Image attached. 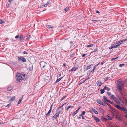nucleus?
<instances>
[{
	"mask_svg": "<svg viewBox=\"0 0 127 127\" xmlns=\"http://www.w3.org/2000/svg\"><path fill=\"white\" fill-rule=\"evenodd\" d=\"M99 83H100V84L99 85H98V84H97V86L99 87L101 86L102 85V83L101 82H100Z\"/></svg>",
	"mask_w": 127,
	"mask_h": 127,
	"instance_id": "46",
	"label": "nucleus"
},
{
	"mask_svg": "<svg viewBox=\"0 0 127 127\" xmlns=\"http://www.w3.org/2000/svg\"><path fill=\"white\" fill-rule=\"evenodd\" d=\"M118 58V57H117V58H113L111 60V61H113L114 60H115V59H116L117 58Z\"/></svg>",
	"mask_w": 127,
	"mask_h": 127,
	"instance_id": "50",
	"label": "nucleus"
},
{
	"mask_svg": "<svg viewBox=\"0 0 127 127\" xmlns=\"http://www.w3.org/2000/svg\"><path fill=\"white\" fill-rule=\"evenodd\" d=\"M88 80V78H87L85 80H83L82 81L80 82V84H82V83H84L86 81V80Z\"/></svg>",
	"mask_w": 127,
	"mask_h": 127,
	"instance_id": "35",
	"label": "nucleus"
},
{
	"mask_svg": "<svg viewBox=\"0 0 127 127\" xmlns=\"http://www.w3.org/2000/svg\"><path fill=\"white\" fill-rule=\"evenodd\" d=\"M10 105H11V104H10L9 103V104H8L7 105L6 107H9L10 106Z\"/></svg>",
	"mask_w": 127,
	"mask_h": 127,
	"instance_id": "60",
	"label": "nucleus"
},
{
	"mask_svg": "<svg viewBox=\"0 0 127 127\" xmlns=\"http://www.w3.org/2000/svg\"><path fill=\"white\" fill-rule=\"evenodd\" d=\"M22 100V98L20 99L19 100V101H18V104H19L21 102Z\"/></svg>",
	"mask_w": 127,
	"mask_h": 127,
	"instance_id": "43",
	"label": "nucleus"
},
{
	"mask_svg": "<svg viewBox=\"0 0 127 127\" xmlns=\"http://www.w3.org/2000/svg\"><path fill=\"white\" fill-rule=\"evenodd\" d=\"M4 23V22H3L1 19H0V24H1Z\"/></svg>",
	"mask_w": 127,
	"mask_h": 127,
	"instance_id": "44",
	"label": "nucleus"
},
{
	"mask_svg": "<svg viewBox=\"0 0 127 127\" xmlns=\"http://www.w3.org/2000/svg\"><path fill=\"white\" fill-rule=\"evenodd\" d=\"M13 87L10 85H8L7 88V90L8 91H10L12 90L13 89Z\"/></svg>",
	"mask_w": 127,
	"mask_h": 127,
	"instance_id": "8",
	"label": "nucleus"
},
{
	"mask_svg": "<svg viewBox=\"0 0 127 127\" xmlns=\"http://www.w3.org/2000/svg\"><path fill=\"white\" fill-rule=\"evenodd\" d=\"M31 35H30L26 39V40H29L30 39V38L31 37Z\"/></svg>",
	"mask_w": 127,
	"mask_h": 127,
	"instance_id": "40",
	"label": "nucleus"
},
{
	"mask_svg": "<svg viewBox=\"0 0 127 127\" xmlns=\"http://www.w3.org/2000/svg\"><path fill=\"white\" fill-rule=\"evenodd\" d=\"M46 63L44 62H42L40 64L41 66L42 67L44 68L45 66V64Z\"/></svg>",
	"mask_w": 127,
	"mask_h": 127,
	"instance_id": "10",
	"label": "nucleus"
},
{
	"mask_svg": "<svg viewBox=\"0 0 127 127\" xmlns=\"http://www.w3.org/2000/svg\"><path fill=\"white\" fill-rule=\"evenodd\" d=\"M25 36L23 35H20V42H22L23 41V40H24V38H25Z\"/></svg>",
	"mask_w": 127,
	"mask_h": 127,
	"instance_id": "5",
	"label": "nucleus"
},
{
	"mask_svg": "<svg viewBox=\"0 0 127 127\" xmlns=\"http://www.w3.org/2000/svg\"><path fill=\"white\" fill-rule=\"evenodd\" d=\"M50 5H49L48 3H47L45 4H44V5H42V7H45L47 6H50Z\"/></svg>",
	"mask_w": 127,
	"mask_h": 127,
	"instance_id": "26",
	"label": "nucleus"
},
{
	"mask_svg": "<svg viewBox=\"0 0 127 127\" xmlns=\"http://www.w3.org/2000/svg\"><path fill=\"white\" fill-rule=\"evenodd\" d=\"M92 117L95 120L96 122L97 123L99 122L100 121L99 119L96 117L93 116Z\"/></svg>",
	"mask_w": 127,
	"mask_h": 127,
	"instance_id": "7",
	"label": "nucleus"
},
{
	"mask_svg": "<svg viewBox=\"0 0 127 127\" xmlns=\"http://www.w3.org/2000/svg\"><path fill=\"white\" fill-rule=\"evenodd\" d=\"M122 41L123 42H124L125 41H127V38L126 39H123L122 40Z\"/></svg>",
	"mask_w": 127,
	"mask_h": 127,
	"instance_id": "55",
	"label": "nucleus"
},
{
	"mask_svg": "<svg viewBox=\"0 0 127 127\" xmlns=\"http://www.w3.org/2000/svg\"><path fill=\"white\" fill-rule=\"evenodd\" d=\"M125 65V64H120L119 65V66L120 67H122L123 66H124Z\"/></svg>",
	"mask_w": 127,
	"mask_h": 127,
	"instance_id": "42",
	"label": "nucleus"
},
{
	"mask_svg": "<svg viewBox=\"0 0 127 127\" xmlns=\"http://www.w3.org/2000/svg\"><path fill=\"white\" fill-rule=\"evenodd\" d=\"M104 89L105 90H107L108 91H109L110 90V88L105 86L104 87Z\"/></svg>",
	"mask_w": 127,
	"mask_h": 127,
	"instance_id": "24",
	"label": "nucleus"
},
{
	"mask_svg": "<svg viewBox=\"0 0 127 127\" xmlns=\"http://www.w3.org/2000/svg\"><path fill=\"white\" fill-rule=\"evenodd\" d=\"M91 67V65H90L85 68V70H87L90 69Z\"/></svg>",
	"mask_w": 127,
	"mask_h": 127,
	"instance_id": "15",
	"label": "nucleus"
},
{
	"mask_svg": "<svg viewBox=\"0 0 127 127\" xmlns=\"http://www.w3.org/2000/svg\"><path fill=\"white\" fill-rule=\"evenodd\" d=\"M23 53L24 54H28L27 52H26L25 51H24V52Z\"/></svg>",
	"mask_w": 127,
	"mask_h": 127,
	"instance_id": "57",
	"label": "nucleus"
},
{
	"mask_svg": "<svg viewBox=\"0 0 127 127\" xmlns=\"http://www.w3.org/2000/svg\"><path fill=\"white\" fill-rule=\"evenodd\" d=\"M28 69L29 71H32L33 69L32 67L31 66H30L28 67Z\"/></svg>",
	"mask_w": 127,
	"mask_h": 127,
	"instance_id": "32",
	"label": "nucleus"
},
{
	"mask_svg": "<svg viewBox=\"0 0 127 127\" xmlns=\"http://www.w3.org/2000/svg\"><path fill=\"white\" fill-rule=\"evenodd\" d=\"M18 60L20 61H21L23 62H25L26 61V59L23 57L20 56L18 57Z\"/></svg>",
	"mask_w": 127,
	"mask_h": 127,
	"instance_id": "4",
	"label": "nucleus"
},
{
	"mask_svg": "<svg viewBox=\"0 0 127 127\" xmlns=\"http://www.w3.org/2000/svg\"><path fill=\"white\" fill-rule=\"evenodd\" d=\"M124 86V83L122 82H119L117 83V88L118 90L121 91L122 90ZM121 93H122L121 92Z\"/></svg>",
	"mask_w": 127,
	"mask_h": 127,
	"instance_id": "2",
	"label": "nucleus"
},
{
	"mask_svg": "<svg viewBox=\"0 0 127 127\" xmlns=\"http://www.w3.org/2000/svg\"><path fill=\"white\" fill-rule=\"evenodd\" d=\"M78 68H76L75 67H73L72 68L69 70V72L70 71H76L77 69Z\"/></svg>",
	"mask_w": 127,
	"mask_h": 127,
	"instance_id": "11",
	"label": "nucleus"
},
{
	"mask_svg": "<svg viewBox=\"0 0 127 127\" xmlns=\"http://www.w3.org/2000/svg\"><path fill=\"white\" fill-rule=\"evenodd\" d=\"M114 48V46L113 45H111L109 48V49H112Z\"/></svg>",
	"mask_w": 127,
	"mask_h": 127,
	"instance_id": "45",
	"label": "nucleus"
},
{
	"mask_svg": "<svg viewBox=\"0 0 127 127\" xmlns=\"http://www.w3.org/2000/svg\"><path fill=\"white\" fill-rule=\"evenodd\" d=\"M115 101L116 102V103L117 104L120 103V102L118 101V100L117 99L115 100Z\"/></svg>",
	"mask_w": 127,
	"mask_h": 127,
	"instance_id": "41",
	"label": "nucleus"
},
{
	"mask_svg": "<svg viewBox=\"0 0 127 127\" xmlns=\"http://www.w3.org/2000/svg\"><path fill=\"white\" fill-rule=\"evenodd\" d=\"M92 111L96 114H98V112L96 111V110L95 109L93 108L92 109Z\"/></svg>",
	"mask_w": 127,
	"mask_h": 127,
	"instance_id": "19",
	"label": "nucleus"
},
{
	"mask_svg": "<svg viewBox=\"0 0 127 127\" xmlns=\"http://www.w3.org/2000/svg\"><path fill=\"white\" fill-rule=\"evenodd\" d=\"M111 98L112 99H114L115 98V96L114 95H112L111 96Z\"/></svg>",
	"mask_w": 127,
	"mask_h": 127,
	"instance_id": "48",
	"label": "nucleus"
},
{
	"mask_svg": "<svg viewBox=\"0 0 127 127\" xmlns=\"http://www.w3.org/2000/svg\"><path fill=\"white\" fill-rule=\"evenodd\" d=\"M75 52H74L72 54H71L70 55V58H72L74 57V56L75 55Z\"/></svg>",
	"mask_w": 127,
	"mask_h": 127,
	"instance_id": "27",
	"label": "nucleus"
},
{
	"mask_svg": "<svg viewBox=\"0 0 127 127\" xmlns=\"http://www.w3.org/2000/svg\"><path fill=\"white\" fill-rule=\"evenodd\" d=\"M107 101L109 102L110 103L112 104L113 105H114L115 107V105H116L114 103L112 102L111 101H110V100H107Z\"/></svg>",
	"mask_w": 127,
	"mask_h": 127,
	"instance_id": "23",
	"label": "nucleus"
},
{
	"mask_svg": "<svg viewBox=\"0 0 127 127\" xmlns=\"http://www.w3.org/2000/svg\"><path fill=\"white\" fill-rule=\"evenodd\" d=\"M52 2V0H50L48 1L47 3H48L49 5H50L51 4V2Z\"/></svg>",
	"mask_w": 127,
	"mask_h": 127,
	"instance_id": "36",
	"label": "nucleus"
},
{
	"mask_svg": "<svg viewBox=\"0 0 127 127\" xmlns=\"http://www.w3.org/2000/svg\"><path fill=\"white\" fill-rule=\"evenodd\" d=\"M22 76L21 74L18 73L16 74V79L17 81L19 82L21 81L22 79Z\"/></svg>",
	"mask_w": 127,
	"mask_h": 127,
	"instance_id": "3",
	"label": "nucleus"
},
{
	"mask_svg": "<svg viewBox=\"0 0 127 127\" xmlns=\"http://www.w3.org/2000/svg\"><path fill=\"white\" fill-rule=\"evenodd\" d=\"M44 79L46 82H49L50 81V78L49 76H45Z\"/></svg>",
	"mask_w": 127,
	"mask_h": 127,
	"instance_id": "6",
	"label": "nucleus"
},
{
	"mask_svg": "<svg viewBox=\"0 0 127 127\" xmlns=\"http://www.w3.org/2000/svg\"><path fill=\"white\" fill-rule=\"evenodd\" d=\"M97 102L99 104L101 105L103 102L99 99H97L96 100Z\"/></svg>",
	"mask_w": 127,
	"mask_h": 127,
	"instance_id": "13",
	"label": "nucleus"
},
{
	"mask_svg": "<svg viewBox=\"0 0 127 127\" xmlns=\"http://www.w3.org/2000/svg\"><path fill=\"white\" fill-rule=\"evenodd\" d=\"M98 51V49L97 48H96L95 49H94V50L92 52H91L90 53V54H93L94 53H95L97 52Z\"/></svg>",
	"mask_w": 127,
	"mask_h": 127,
	"instance_id": "17",
	"label": "nucleus"
},
{
	"mask_svg": "<svg viewBox=\"0 0 127 127\" xmlns=\"http://www.w3.org/2000/svg\"><path fill=\"white\" fill-rule=\"evenodd\" d=\"M53 103H52L51 105V107H50V109H51V110H52V107H53Z\"/></svg>",
	"mask_w": 127,
	"mask_h": 127,
	"instance_id": "53",
	"label": "nucleus"
},
{
	"mask_svg": "<svg viewBox=\"0 0 127 127\" xmlns=\"http://www.w3.org/2000/svg\"><path fill=\"white\" fill-rule=\"evenodd\" d=\"M104 102L107 105L109 106H111V105L108 103L107 102L104 101Z\"/></svg>",
	"mask_w": 127,
	"mask_h": 127,
	"instance_id": "47",
	"label": "nucleus"
},
{
	"mask_svg": "<svg viewBox=\"0 0 127 127\" xmlns=\"http://www.w3.org/2000/svg\"><path fill=\"white\" fill-rule=\"evenodd\" d=\"M101 120L103 121H107L108 120V119L104 117H102L101 118Z\"/></svg>",
	"mask_w": 127,
	"mask_h": 127,
	"instance_id": "25",
	"label": "nucleus"
},
{
	"mask_svg": "<svg viewBox=\"0 0 127 127\" xmlns=\"http://www.w3.org/2000/svg\"><path fill=\"white\" fill-rule=\"evenodd\" d=\"M69 10V7H67L64 9V10L65 11L67 12L68 11V10Z\"/></svg>",
	"mask_w": 127,
	"mask_h": 127,
	"instance_id": "39",
	"label": "nucleus"
},
{
	"mask_svg": "<svg viewBox=\"0 0 127 127\" xmlns=\"http://www.w3.org/2000/svg\"><path fill=\"white\" fill-rule=\"evenodd\" d=\"M96 12L98 14H99L100 13V12L98 10H96Z\"/></svg>",
	"mask_w": 127,
	"mask_h": 127,
	"instance_id": "63",
	"label": "nucleus"
},
{
	"mask_svg": "<svg viewBox=\"0 0 127 127\" xmlns=\"http://www.w3.org/2000/svg\"><path fill=\"white\" fill-rule=\"evenodd\" d=\"M65 96H64L63 97V98L61 99V101H62L63 99H64L65 98Z\"/></svg>",
	"mask_w": 127,
	"mask_h": 127,
	"instance_id": "58",
	"label": "nucleus"
},
{
	"mask_svg": "<svg viewBox=\"0 0 127 127\" xmlns=\"http://www.w3.org/2000/svg\"><path fill=\"white\" fill-rule=\"evenodd\" d=\"M125 117H126L127 118V114H125Z\"/></svg>",
	"mask_w": 127,
	"mask_h": 127,
	"instance_id": "64",
	"label": "nucleus"
},
{
	"mask_svg": "<svg viewBox=\"0 0 127 127\" xmlns=\"http://www.w3.org/2000/svg\"><path fill=\"white\" fill-rule=\"evenodd\" d=\"M72 107V106L71 105H70L67 107L66 108H65V110L68 111V109L70 108H71Z\"/></svg>",
	"mask_w": 127,
	"mask_h": 127,
	"instance_id": "34",
	"label": "nucleus"
},
{
	"mask_svg": "<svg viewBox=\"0 0 127 127\" xmlns=\"http://www.w3.org/2000/svg\"><path fill=\"white\" fill-rule=\"evenodd\" d=\"M92 72V70H89V71L88 73V74H90L91 73V72Z\"/></svg>",
	"mask_w": 127,
	"mask_h": 127,
	"instance_id": "54",
	"label": "nucleus"
},
{
	"mask_svg": "<svg viewBox=\"0 0 127 127\" xmlns=\"http://www.w3.org/2000/svg\"><path fill=\"white\" fill-rule=\"evenodd\" d=\"M63 77H62L60 78L59 79H57V80L56 81L55 83V84H56L59 82L60 80H61Z\"/></svg>",
	"mask_w": 127,
	"mask_h": 127,
	"instance_id": "14",
	"label": "nucleus"
},
{
	"mask_svg": "<svg viewBox=\"0 0 127 127\" xmlns=\"http://www.w3.org/2000/svg\"><path fill=\"white\" fill-rule=\"evenodd\" d=\"M59 114L57 112L52 117V118L53 119H57V117H58Z\"/></svg>",
	"mask_w": 127,
	"mask_h": 127,
	"instance_id": "9",
	"label": "nucleus"
},
{
	"mask_svg": "<svg viewBox=\"0 0 127 127\" xmlns=\"http://www.w3.org/2000/svg\"><path fill=\"white\" fill-rule=\"evenodd\" d=\"M47 27L48 29H50L51 28H54V27L51 26L50 25H48L47 26Z\"/></svg>",
	"mask_w": 127,
	"mask_h": 127,
	"instance_id": "28",
	"label": "nucleus"
},
{
	"mask_svg": "<svg viewBox=\"0 0 127 127\" xmlns=\"http://www.w3.org/2000/svg\"><path fill=\"white\" fill-rule=\"evenodd\" d=\"M22 76V79L23 80H25L26 79V75L25 74H24L23 73H22L21 76Z\"/></svg>",
	"mask_w": 127,
	"mask_h": 127,
	"instance_id": "12",
	"label": "nucleus"
},
{
	"mask_svg": "<svg viewBox=\"0 0 127 127\" xmlns=\"http://www.w3.org/2000/svg\"><path fill=\"white\" fill-rule=\"evenodd\" d=\"M115 107L119 110L123 111L125 114L127 113V109L125 107H121L118 104L115 105Z\"/></svg>",
	"mask_w": 127,
	"mask_h": 127,
	"instance_id": "1",
	"label": "nucleus"
},
{
	"mask_svg": "<svg viewBox=\"0 0 127 127\" xmlns=\"http://www.w3.org/2000/svg\"><path fill=\"white\" fill-rule=\"evenodd\" d=\"M15 99V96L12 97H11L9 100L10 101H12L14 100Z\"/></svg>",
	"mask_w": 127,
	"mask_h": 127,
	"instance_id": "16",
	"label": "nucleus"
},
{
	"mask_svg": "<svg viewBox=\"0 0 127 127\" xmlns=\"http://www.w3.org/2000/svg\"><path fill=\"white\" fill-rule=\"evenodd\" d=\"M65 104H63L61 106H60L56 110V112H57L58 110L60 108H61Z\"/></svg>",
	"mask_w": 127,
	"mask_h": 127,
	"instance_id": "38",
	"label": "nucleus"
},
{
	"mask_svg": "<svg viewBox=\"0 0 127 127\" xmlns=\"http://www.w3.org/2000/svg\"><path fill=\"white\" fill-rule=\"evenodd\" d=\"M107 95L109 96L111 94V93H109V92H107Z\"/></svg>",
	"mask_w": 127,
	"mask_h": 127,
	"instance_id": "56",
	"label": "nucleus"
},
{
	"mask_svg": "<svg viewBox=\"0 0 127 127\" xmlns=\"http://www.w3.org/2000/svg\"><path fill=\"white\" fill-rule=\"evenodd\" d=\"M112 109V110L113 111L115 112V113H117V111L116 110L115 108H113L112 107V109Z\"/></svg>",
	"mask_w": 127,
	"mask_h": 127,
	"instance_id": "31",
	"label": "nucleus"
},
{
	"mask_svg": "<svg viewBox=\"0 0 127 127\" xmlns=\"http://www.w3.org/2000/svg\"><path fill=\"white\" fill-rule=\"evenodd\" d=\"M109 77H107L105 80V81H106L107 80H108V79H109Z\"/></svg>",
	"mask_w": 127,
	"mask_h": 127,
	"instance_id": "59",
	"label": "nucleus"
},
{
	"mask_svg": "<svg viewBox=\"0 0 127 127\" xmlns=\"http://www.w3.org/2000/svg\"><path fill=\"white\" fill-rule=\"evenodd\" d=\"M78 110H76L72 114L73 116H74L75 115L78 113Z\"/></svg>",
	"mask_w": 127,
	"mask_h": 127,
	"instance_id": "21",
	"label": "nucleus"
},
{
	"mask_svg": "<svg viewBox=\"0 0 127 127\" xmlns=\"http://www.w3.org/2000/svg\"><path fill=\"white\" fill-rule=\"evenodd\" d=\"M122 44L121 43H120L119 44H118L117 45H113L114 48H117V47H118V46H119L121 44Z\"/></svg>",
	"mask_w": 127,
	"mask_h": 127,
	"instance_id": "22",
	"label": "nucleus"
},
{
	"mask_svg": "<svg viewBox=\"0 0 127 127\" xmlns=\"http://www.w3.org/2000/svg\"><path fill=\"white\" fill-rule=\"evenodd\" d=\"M101 105H102L103 106H106V104L105 102L104 103L103 102L102 104H101Z\"/></svg>",
	"mask_w": 127,
	"mask_h": 127,
	"instance_id": "49",
	"label": "nucleus"
},
{
	"mask_svg": "<svg viewBox=\"0 0 127 127\" xmlns=\"http://www.w3.org/2000/svg\"><path fill=\"white\" fill-rule=\"evenodd\" d=\"M86 55V54H83L82 55V57L83 58Z\"/></svg>",
	"mask_w": 127,
	"mask_h": 127,
	"instance_id": "62",
	"label": "nucleus"
},
{
	"mask_svg": "<svg viewBox=\"0 0 127 127\" xmlns=\"http://www.w3.org/2000/svg\"><path fill=\"white\" fill-rule=\"evenodd\" d=\"M115 117L117 119L119 120V121H121V119L116 115L115 114Z\"/></svg>",
	"mask_w": 127,
	"mask_h": 127,
	"instance_id": "30",
	"label": "nucleus"
},
{
	"mask_svg": "<svg viewBox=\"0 0 127 127\" xmlns=\"http://www.w3.org/2000/svg\"><path fill=\"white\" fill-rule=\"evenodd\" d=\"M107 116L108 118V120H111L113 118L111 116H109V114L107 115Z\"/></svg>",
	"mask_w": 127,
	"mask_h": 127,
	"instance_id": "20",
	"label": "nucleus"
},
{
	"mask_svg": "<svg viewBox=\"0 0 127 127\" xmlns=\"http://www.w3.org/2000/svg\"><path fill=\"white\" fill-rule=\"evenodd\" d=\"M105 90L104 89V88H103V89H101L100 90V93L101 94H103L104 93L105 91Z\"/></svg>",
	"mask_w": 127,
	"mask_h": 127,
	"instance_id": "29",
	"label": "nucleus"
},
{
	"mask_svg": "<svg viewBox=\"0 0 127 127\" xmlns=\"http://www.w3.org/2000/svg\"><path fill=\"white\" fill-rule=\"evenodd\" d=\"M58 111V112H57L58 114H59L61 112V111L60 110H58L57 111Z\"/></svg>",
	"mask_w": 127,
	"mask_h": 127,
	"instance_id": "61",
	"label": "nucleus"
},
{
	"mask_svg": "<svg viewBox=\"0 0 127 127\" xmlns=\"http://www.w3.org/2000/svg\"><path fill=\"white\" fill-rule=\"evenodd\" d=\"M19 37V34H18L17 35L15 36V38H18Z\"/></svg>",
	"mask_w": 127,
	"mask_h": 127,
	"instance_id": "52",
	"label": "nucleus"
},
{
	"mask_svg": "<svg viewBox=\"0 0 127 127\" xmlns=\"http://www.w3.org/2000/svg\"><path fill=\"white\" fill-rule=\"evenodd\" d=\"M94 44H91L89 45H87L86 46L88 47H93Z\"/></svg>",
	"mask_w": 127,
	"mask_h": 127,
	"instance_id": "33",
	"label": "nucleus"
},
{
	"mask_svg": "<svg viewBox=\"0 0 127 127\" xmlns=\"http://www.w3.org/2000/svg\"><path fill=\"white\" fill-rule=\"evenodd\" d=\"M86 112L84 111H83L82 112V113L81 114L83 115H84L85 114V113Z\"/></svg>",
	"mask_w": 127,
	"mask_h": 127,
	"instance_id": "51",
	"label": "nucleus"
},
{
	"mask_svg": "<svg viewBox=\"0 0 127 127\" xmlns=\"http://www.w3.org/2000/svg\"><path fill=\"white\" fill-rule=\"evenodd\" d=\"M103 99L105 101H107L108 100L107 99V98L105 96H104L103 97Z\"/></svg>",
	"mask_w": 127,
	"mask_h": 127,
	"instance_id": "37",
	"label": "nucleus"
},
{
	"mask_svg": "<svg viewBox=\"0 0 127 127\" xmlns=\"http://www.w3.org/2000/svg\"><path fill=\"white\" fill-rule=\"evenodd\" d=\"M51 110L50 109L48 112L47 113L46 115V117H49L50 116V114L51 113Z\"/></svg>",
	"mask_w": 127,
	"mask_h": 127,
	"instance_id": "18",
	"label": "nucleus"
}]
</instances>
